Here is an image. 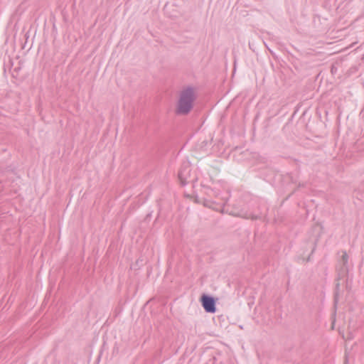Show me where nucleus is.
<instances>
[{"label":"nucleus","mask_w":364,"mask_h":364,"mask_svg":"<svg viewBox=\"0 0 364 364\" xmlns=\"http://www.w3.org/2000/svg\"><path fill=\"white\" fill-rule=\"evenodd\" d=\"M178 178L182 186L188 183H194L198 180L196 175L191 173V167L188 163L181 165L178 173Z\"/></svg>","instance_id":"nucleus-2"},{"label":"nucleus","mask_w":364,"mask_h":364,"mask_svg":"<svg viewBox=\"0 0 364 364\" xmlns=\"http://www.w3.org/2000/svg\"><path fill=\"white\" fill-rule=\"evenodd\" d=\"M206 364H208V363H206Z\"/></svg>","instance_id":"nucleus-15"},{"label":"nucleus","mask_w":364,"mask_h":364,"mask_svg":"<svg viewBox=\"0 0 364 364\" xmlns=\"http://www.w3.org/2000/svg\"><path fill=\"white\" fill-rule=\"evenodd\" d=\"M348 255H347L346 251L343 252V255L341 257V260L339 261V264L341 265H348Z\"/></svg>","instance_id":"nucleus-6"},{"label":"nucleus","mask_w":364,"mask_h":364,"mask_svg":"<svg viewBox=\"0 0 364 364\" xmlns=\"http://www.w3.org/2000/svg\"><path fill=\"white\" fill-rule=\"evenodd\" d=\"M204 205H205V206H208V202H205V203H204Z\"/></svg>","instance_id":"nucleus-12"},{"label":"nucleus","mask_w":364,"mask_h":364,"mask_svg":"<svg viewBox=\"0 0 364 364\" xmlns=\"http://www.w3.org/2000/svg\"><path fill=\"white\" fill-rule=\"evenodd\" d=\"M212 360H213V362L215 360V357H213V358H212Z\"/></svg>","instance_id":"nucleus-13"},{"label":"nucleus","mask_w":364,"mask_h":364,"mask_svg":"<svg viewBox=\"0 0 364 364\" xmlns=\"http://www.w3.org/2000/svg\"><path fill=\"white\" fill-rule=\"evenodd\" d=\"M197 98L196 89L188 86L180 93L176 113L178 115H187L193 108L194 102Z\"/></svg>","instance_id":"nucleus-1"},{"label":"nucleus","mask_w":364,"mask_h":364,"mask_svg":"<svg viewBox=\"0 0 364 364\" xmlns=\"http://www.w3.org/2000/svg\"><path fill=\"white\" fill-rule=\"evenodd\" d=\"M347 363H348V360L346 358L344 364H347Z\"/></svg>","instance_id":"nucleus-14"},{"label":"nucleus","mask_w":364,"mask_h":364,"mask_svg":"<svg viewBox=\"0 0 364 364\" xmlns=\"http://www.w3.org/2000/svg\"><path fill=\"white\" fill-rule=\"evenodd\" d=\"M200 301L205 312L213 314L216 311L217 299H215L214 296L206 294H203L200 296Z\"/></svg>","instance_id":"nucleus-3"},{"label":"nucleus","mask_w":364,"mask_h":364,"mask_svg":"<svg viewBox=\"0 0 364 364\" xmlns=\"http://www.w3.org/2000/svg\"><path fill=\"white\" fill-rule=\"evenodd\" d=\"M337 279H342L348 274V266L338 264L336 267Z\"/></svg>","instance_id":"nucleus-4"},{"label":"nucleus","mask_w":364,"mask_h":364,"mask_svg":"<svg viewBox=\"0 0 364 364\" xmlns=\"http://www.w3.org/2000/svg\"><path fill=\"white\" fill-rule=\"evenodd\" d=\"M318 240H316L315 242H314V247L311 252V254L309 255V257H307L306 259V262H309L310 259H311V255L314 253V250H315V248H316V242H317Z\"/></svg>","instance_id":"nucleus-7"},{"label":"nucleus","mask_w":364,"mask_h":364,"mask_svg":"<svg viewBox=\"0 0 364 364\" xmlns=\"http://www.w3.org/2000/svg\"><path fill=\"white\" fill-rule=\"evenodd\" d=\"M339 285H340V284H339V283H337V284H336V289H338V288H339Z\"/></svg>","instance_id":"nucleus-11"},{"label":"nucleus","mask_w":364,"mask_h":364,"mask_svg":"<svg viewBox=\"0 0 364 364\" xmlns=\"http://www.w3.org/2000/svg\"><path fill=\"white\" fill-rule=\"evenodd\" d=\"M151 217V213H148V214L146 215L145 220H149Z\"/></svg>","instance_id":"nucleus-9"},{"label":"nucleus","mask_w":364,"mask_h":364,"mask_svg":"<svg viewBox=\"0 0 364 364\" xmlns=\"http://www.w3.org/2000/svg\"><path fill=\"white\" fill-rule=\"evenodd\" d=\"M334 302L335 304L338 302V293H336L334 295Z\"/></svg>","instance_id":"nucleus-8"},{"label":"nucleus","mask_w":364,"mask_h":364,"mask_svg":"<svg viewBox=\"0 0 364 364\" xmlns=\"http://www.w3.org/2000/svg\"><path fill=\"white\" fill-rule=\"evenodd\" d=\"M21 70V67H17L14 69V72L18 73Z\"/></svg>","instance_id":"nucleus-10"},{"label":"nucleus","mask_w":364,"mask_h":364,"mask_svg":"<svg viewBox=\"0 0 364 364\" xmlns=\"http://www.w3.org/2000/svg\"><path fill=\"white\" fill-rule=\"evenodd\" d=\"M236 215L238 217H241L242 218H245V219H251L252 220H258L260 218L259 215L250 213L247 212L239 213Z\"/></svg>","instance_id":"nucleus-5"}]
</instances>
